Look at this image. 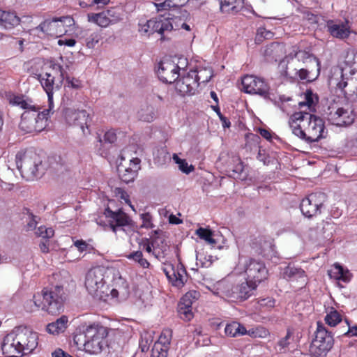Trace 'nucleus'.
I'll use <instances>...</instances> for the list:
<instances>
[{"instance_id": "obj_1", "label": "nucleus", "mask_w": 357, "mask_h": 357, "mask_svg": "<svg viewBox=\"0 0 357 357\" xmlns=\"http://www.w3.org/2000/svg\"><path fill=\"white\" fill-rule=\"evenodd\" d=\"M289 126L294 135L308 144L317 142L327 135L324 119L307 112H294Z\"/></svg>"}, {"instance_id": "obj_2", "label": "nucleus", "mask_w": 357, "mask_h": 357, "mask_svg": "<svg viewBox=\"0 0 357 357\" xmlns=\"http://www.w3.org/2000/svg\"><path fill=\"white\" fill-rule=\"evenodd\" d=\"M31 101L24 96H15L10 99V103L25 109L21 116L20 128L26 132H40L47 126L45 114H40Z\"/></svg>"}, {"instance_id": "obj_3", "label": "nucleus", "mask_w": 357, "mask_h": 357, "mask_svg": "<svg viewBox=\"0 0 357 357\" xmlns=\"http://www.w3.org/2000/svg\"><path fill=\"white\" fill-rule=\"evenodd\" d=\"M112 269L105 266H96L91 268L85 278V287L95 298L107 301L109 298V287L107 282L112 276Z\"/></svg>"}, {"instance_id": "obj_4", "label": "nucleus", "mask_w": 357, "mask_h": 357, "mask_svg": "<svg viewBox=\"0 0 357 357\" xmlns=\"http://www.w3.org/2000/svg\"><path fill=\"white\" fill-rule=\"evenodd\" d=\"M107 335V328L93 324L86 326L83 333L75 335L73 340L79 348L84 347L86 352L97 354L102 351Z\"/></svg>"}, {"instance_id": "obj_5", "label": "nucleus", "mask_w": 357, "mask_h": 357, "mask_svg": "<svg viewBox=\"0 0 357 357\" xmlns=\"http://www.w3.org/2000/svg\"><path fill=\"white\" fill-rule=\"evenodd\" d=\"M176 17H172L171 13H167L157 17L151 19L145 22H140L139 23V32L142 36H149L154 33L160 35V40L163 41L168 38L166 33L171 32L174 29V24L176 28L178 26L176 24Z\"/></svg>"}, {"instance_id": "obj_6", "label": "nucleus", "mask_w": 357, "mask_h": 357, "mask_svg": "<svg viewBox=\"0 0 357 357\" xmlns=\"http://www.w3.org/2000/svg\"><path fill=\"white\" fill-rule=\"evenodd\" d=\"M74 24V20L70 16L46 20L38 26L32 29L31 33L37 35L39 38H43L46 35L58 38L71 31V27Z\"/></svg>"}, {"instance_id": "obj_7", "label": "nucleus", "mask_w": 357, "mask_h": 357, "mask_svg": "<svg viewBox=\"0 0 357 357\" xmlns=\"http://www.w3.org/2000/svg\"><path fill=\"white\" fill-rule=\"evenodd\" d=\"M43 297L42 310L52 315L60 314L63 310L66 294L61 285H50L44 287L41 291Z\"/></svg>"}, {"instance_id": "obj_8", "label": "nucleus", "mask_w": 357, "mask_h": 357, "mask_svg": "<svg viewBox=\"0 0 357 357\" xmlns=\"http://www.w3.org/2000/svg\"><path fill=\"white\" fill-rule=\"evenodd\" d=\"M17 169L23 177L31 179L43 174L44 167L40 157L33 151L16 155Z\"/></svg>"}, {"instance_id": "obj_9", "label": "nucleus", "mask_w": 357, "mask_h": 357, "mask_svg": "<svg viewBox=\"0 0 357 357\" xmlns=\"http://www.w3.org/2000/svg\"><path fill=\"white\" fill-rule=\"evenodd\" d=\"M314 338L310 347L311 354L315 357H324L331 349L334 340L331 333L328 331L322 323L318 321Z\"/></svg>"}, {"instance_id": "obj_10", "label": "nucleus", "mask_w": 357, "mask_h": 357, "mask_svg": "<svg viewBox=\"0 0 357 357\" xmlns=\"http://www.w3.org/2000/svg\"><path fill=\"white\" fill-rule=\"evenodd\" d=\"M294 57H298V59L300 58L305 59V62L309 61L315 68V73H312V69H294L296 71L295 74H298L301 80L312 82L318 77L320 71V62L319 59L306 52L298 51V47H293L292 51L280 62V66H282V64L284 63L285 61L289 63V60H293Z\"/></svg>"}, {"instance_id": "obj_11", "label": "nucleus", "mask_w": 357, "mask_h": 357, "mask_svg": "<svg viewBox=\"0 0 357 357\" xmlns=\"http://www.w3.org/2000/svg\"><path fill=\"white\" fill-rule=\"evenodd\" d=\"M326 114L328 121L337 126L350 125L355 119V115L349 104L341 105L335 101L328 107Z\"/></svg>"}, {"instance_id": "obj_12", "label": "nucleus", "mask_w": 357, "mask_h": 357, "mask_svg": "<svg viewBox=\"0 0 357 357\" xmlns=\"http://www.w3.org/2000/svg\"><path fill=\"white\" fill-rule=\"evenodd\" d=\"M218 289L231 301H243L248 299L256 287L246 280L239 284H232L226 281L218 283Z\"/></svg>"}, {"instance_id": "obj_13", "label": "nucleus", "mask_w": 357, "mask_h": 357, "mask_svg": "<svg viewBox=\"0 0 357 357\" xmlns=\"http://www.w3.org/2000/svg\"><path fill=\"white\" fill-rule=\"evenodd\" d=\"M241 82L243 89L245 93L259 95L265 100L273 102L275 105L281 108L275 98H273V94L270 92L268 85L263 79L254 75H245L243 77Z\"/></svg>"}, {"instance_id": "obj_14", "label": "nucleus", "mask_w": 357, "mask_h": 357, "mask_svg": "<svg viewBox=\"0 0 357 357\" xmlns=\"http://www.w3.org/2000/svg\"><path fill=\"white\" fill-rule=\"evenodd\" d=\"M243 268L246 280L256 288L259 284L267 279L268 271L265 264L254 258L245 259Z\"/></svg>"}, {"instance_id": "obj_15", "label": "nucleus", "mask_w": 357, "mask_h": 357, "mask_svg": "<svg viewBox=\"0 0 357 357\" xmlns=\"http://www.w3.org/2000/svg\"><path fill=\"white\" fill-rule=\"evenodd\" d=\"M11 333L22 349V354H29L37 347L38 335L27 327L22 326L15 327Z\"/></svg>"}, {"instance_id": "obj_16", "label": "nucleus", "mask_w": 357, "mask_h": 357, "mask_svg": "<svg viewBox=\"0 0 357 357\" xmlns=\"http://www.w3.org/2000/svg\"><path fill=\"white\" fill-rule=\"evenodd\" d=\"M201 77L197 70H191L175 81V89L181 96L192 95L199 85Z\"/></svg>"}, {"instance_id": "obj_17", "label": "nucleus", "mask_w": 357, "mask_h": 357, "mask_svg": "<svg viewBox=\"0 0 357 357\" xmlns=\"http://www.w3.org/2000/svg\"><path fill=\"white\" fill-rule=\"evenodd\" d=\"M326 200V195L322 192L310 194L303 199L301 203L300 208L302 213L307 218H312L321 213L324 203Z\"/></svg>"}, {"instance_id": "obj_18", "label": "nucleus", "mask_w": 357, "mask_h": 357, "mask_svg": "<svg viewBox=\"0 0 357 357\" xmlns=\"http://www.w3.org/2000/svg\"><path fill=\"white\" fill-rule=\"evenodd\" d=\"M337 75L339 77L333 75L330 77L329 84L335 85L348 99L354 100L357 98V79L350 78L345 81L342 70H338Z\"/></svg>"}, {"instance_id": "obj_19", "label": "nucleus", "mask_w": 357, "mask_h": 357, "mask_svg": "<svg viewBox=\"0 0 357 357\" xmlns=\"http://www.w3.org/2000/svg\"><path fill=\"white\" fill-rule=\"evenodd\" d=\"M180 67L170 59H164L158 63V77L164 83L172 84L181 76Z\"/></svg>"}, {"instance_id": "obj_20", "label": "nucleus", "mask_w": 357, "mask_h": 357, "mask_svg": "<svg viewBox=\"0 0 357 357\" xmlns=\"http://www.w3.org/2000/svg\"><path fill=\"white\" fill-rule=\"evenodd\" d=\"M163 271L169 282L178 288L182 287L188 280V275L184 266L178 263L176 266L169 264L163 268Z\"/></svg>"}, {"instance_id": "obj_21", "label": "nucleus", "mask_w": 357, "mask_h": 357, "mask_svg": "<svg viewBox=\"0 0 357 357\" xmlns=\"http://www.w3.org/2000/svg\"><path fill=\"white\" fill-rule=\"evenodd\" d=\"M112 275L113 276L112 289H109V298H119L121 300L126 299L129 294V286L125 279H123L119 272L112 269Z\"/></svg>"}, {"instance_id": "obj_22", "label": "nucleus", "mask_w": 357, "mask_h": 357, "mask_svg": "<svg viewBox=\"0 0 357 357\" xmlns=\"http://www.w3.org/2000/svg\"><path fill=\"white\" fill-rule=\"evenodd\" d=\"M105 215L107 218H110V227L114 232L119 231L124 226L132 224L130 217L121 208L114 211L108 207L105 210Z\"/></svg>"}, {"instance_id": "obj_23", "label": "nucleus", "mask_w": 357, "mask_h": 357, "mask_svg": "<svg viewBox=\"0 0 357 357\" xmlns=\"http://www.w3.org/2000/svg\"><path fill=\"white\" fill-rule=\"evenodd\" d=\"M64 79L66 77L57 76L52 73L38 75V79L47 94H54L58 92L61 88Z\"/></svg>"}, {"instance_id": "obj_24", "label": "nucleus", "mask_w": 357, "mask_h": 357, "mask_svg": "<svg viewBox=\"0 0 357 357\" xmlns=\"http://www.w3.org/2000/svg\"><path fill=\"white\" fill-rule=\"evenodd\" d=\"M251 247L256 253L266 258L271 257L274 251L271 239L264 236L255 238L251 243Z\"/></svg>"}, {"instance_id": "obj_25", "label": "nucleus", "mask_w": 357, "mask_h": 357, "mask_svg": "<svg viewBox=\"0 0 357 357\" xmlns=\"http://www.w3.org/2000/svg\"><path fill=\"white\" fill-rule=\"evenodd\" d=\"M326 27L333 37L338 39L347 38L351 33L347 22L328 20L326 22Z\"/></svg>"}, {"instance_id": "obj_26", "label": "nucleus", "mask_w": 357, "mask_h": 357, "mask_svg": "<svg viewBox=\"0 0 357 357\" xmlns=\"http://www.w3.org/2000/svg\"><path fill=\"white\" fill-rule=\"evenodd\" d=\"M139 163L140 160L135 158L130 160V166L128 167L121 164L118 167V172L121 181L126 183L133 181L139 169Z\"/></svg>"}, {"instance_id": "obj_27", "label": "nucleus", "mask_w": 357, "mask_h": 357, "mask_svg": "<svg viewBox=\"0 0 357 357\" xmlns=\"http://www.w3.org/2000/svg\"><path fill=\"white\" fill-rule=\"evenodd\" d=\"M1 349L3 354L9 357L24 356L22 354V349L11 332L4 337Z\"/></svg>"}, {"instance_id": "obj_28", "label": "nucleus", "mask_w": 357, "mask_h": 357, "mask_svg": "<svg viewBox=\"0 0 357 357\" xmlns=\"http://www.w3.org/2000/svg\"><path fill=\"white\" fill-rule=\"evenodd\" d=\"M20 22V17L13 11L0 10V26L6 29H11Z\"/></svg>"}, {"instance_id": "obj_29", "label": "nucleus", "mask_w": 357, "mask_h": 357, "mask_svg": "<svg viewBox=\"0 0 357 357\" xmlns=\"http://www.w3.org/2000/svg\"><path fill=\"white\" fill-rule=\"evenodd\" d=\"M283 277L291 280H298L301 284H305L307 280L305 271L301 268L291 265H289L284 268Z\"/></svg>"}, {"instance_id": "obj_30", "label": "nucleus", "mask_w": 357, "mask_h": 357, "mask_svg": "<svg viewBox=\"0 0 357 357\" xmlns=\"http://www.w3.org/2000/svg\"><path fill=\"white\" fill-rule=\"evenodd\" d=\"M220 10L225 13H236L243 6V0H219Z\"/></svg>"}, {"instance_id": "obj_31", "label": "nucleus", "mask_w": 357, "mask_h": 357, "mask_svg": "<svg viewBox=\"0 0 357 357\" xmlns=\"http://www.w3.org/2000/svg\"><path fill=\"white\" fill-rule=\"evenodd\" d=\"M68 321V317L63 315L55 321L48 324L46 327L47 331L52 335H58L63 333L67 328Z\"/></svg>"}, {"instance_id": "obj_32", "label": "nucleus", "mask_w": 357, "mask_h": 357, "mask_svg": "<svg viewBox=\"0 0 357 357\" xmlns=\"http://www.w3.org/2000/svg\"><path fill=\"white\" fill-rule=\"evenodd\" d=\"M331 278L336 280H341L344 282H349L351 280V274L348 270H344L343 267L339 264H335L332 270L328 271Z\"/></svg>"}, {"instance_id": "obj_33", "label": "nucleus", "mask_w": 357, "mask_h": 357, "mask_svg": "<svg viewBox=\"0 0 357 357\" xmlns=\"http://www.w3.org/2000/svg\"><path fill=\"white\" fill-rule=\"evenodd\" d=\"M151 241L153 249V255L158 259L164 257L167 250V245H163L164 236H152Z\"/></svg>"}, {"instance_id": "obj_34", "label": "nucleus", "mask_w": 357, "mask_h": 357, "mask_svg": "<svg viewBox=\"0 0 357 357\" xmlns=\"http://www.w3.org/2000/svg\"><path fill=\"white\" fill-rule=\"evenodd\" d=\"M83 34L86 45L89 48H93L102 39L101 30L93 31L91 29H87L83 32Z\"/></svg>"}, {"instance_id": "obj_35", "label": "nucleus", "mask_w": 357, "mask_h": 357, "mask_svg": "<svg viewBox=\"0 0 357 357\" xmlns=\"http://www.w3.org/2000/svg\"><path fill=\"white\" fill-rule=\"evenodd\" d=\"M225 333L229 337H238L244 335L247 333L245 326L238 322L233 321L226 325Z\"/></svg>"}, {"instance_id": "obj_36", "label": "nucleus", "mask_w": 357, "mask_h": 357, "mask_svg": "<svg viewBox=\"0 0 357 357\" xmlns=\"http://www.w3.org/2000/svg\"><path fill=\"white\" fill-rule=\"evenodd\" d=\"M73 123L75 126H79L85 134V128H89V114L85 110H80L75 112L73 114Z\"/></svg>"}, {"instance_id": "obj_37", "label": "nucleus", "mask_w": 357, "mask_h": 357, "mask_svg": "<svg viewBox=\"0 0 357 357\" xmlns=\"http://www.w3.org/2000/svg\"><path fill=\"white\" fill-rule=\"evenodd\" d=\"M23 219L25 220V229L26 231H33L36 229V226L40 218L33 214L29 208H24L23 210Z\"/></svg>"}, {"instance_id": "obj_38", "label": "nucleus", "mask_w": 357, "mask_h": 357, "mask_svg": "<svg viewBox=\"0 0 357 357\" xmlns=\"http://www.w3.org/2000/svg\"><path fill=\"white\" fill-rule=\"evenodd\" d=\"M305 100L298 103L301 107L303 106H307L310 112L315 111L314 107L319 102V97L316 93H314L311 89H307L304 93Z\"/></svg>"}, {"instance_id": "obj_39", "label": "nucleus", "mask_w": 357, "mask_h": 357, "mask_svg": "<svg viewBox=\"0 0 357 357\" xmlns=\"http://www.w3.org/2000/svg\"><path fill=\"white\" fill-rule=\"evenodd\" d=\"M88 20L90 22L95 23L99 26L104 28L111 24V20L107 17L104 10L98 13L88 14Z\"/></svg>"}, {"instance_id": "obj_40", "label": "nucleus", "mask_w": 357, "mask_h": 357, "mask_svg": "<svg viewBox=\"0 0 357 357\" xmlns=\"http://www.w3.org/2000/svg\"><path fill=\"white\" fill-rule=\"evenodd\" d=\"M188 0H164L155 3L158 11L169 10L171 8H180L185 5Z\"/></svg>"}, {"instance_id": "obj_41", "label": "nucleus", "mask_w": 357, "mask_h": 357, "mask_svg": "<svg viewBox=\"0 0 357 357\" xmlns=\"http://www.w3.org/2000/svg\"><path fill=\"white\" fill-rule=\"evenodd\" d=\"M49 67L50 69L49 73H52L57 76L66 77L68 84H70L73 87L76 86L73 81L70 79V77L66 74V71L59 63H57L54 61H50Z\"/></svg>"}, {"instance_id": "obj_42", "label": "nucleus", "mask_w": 357, "mask_h": 357, "mask_svg": "<svg viewBox=\"0 0 357 357\" xmlns=\"http://www.w3.org/2000/svg\"><path fill=\"white\" fill-rule=\"evenodd\" d=\"M138 117L143 121H153L155 119L154 108L151 105L142 106L138 112Z\"/></svg>"}, {"instance_id": "obj_43", "label": "nucleus", "mask_w": 357, "mask_h": 357, "mask_svg": "<svg viewBox=\"0 0 357 357\" xmlns=\"http://www.w3.org/2000/svg\"><path fill=\"white\" fill-rule=\"evenodd\" d=\"M195 234L212 246L216 244L215 239L213 238V232L209 229L199 227L195 231Z\"/></svg>"}, {"instance_id": "obj_44", "label": "nucleus", "mask_w": 357, "mask_h": 357, "mask_svg": "<svg viewBox=\"0 0 357 357\" xmlns=\"http://www.w3.org/2000/svg\"><path fill=\"white\" fill-rule=\"evenodd\" d=\"M42 308V302L40 301V295L35 294L33 299L27 301L24 304V309L27 312H33L38 309Z\"/></svg>"}, {"instance_id": "obj_45", "label": "nucleus", "mask_w": 357, "mask_h": 357, "mask_svg": "<svg viewBox=\"0 0 357 357\" xmlns=\"http://www.w3.org/2000/svg\"><path fill=\"white\" fill-rule=\"evenodd\" d=\"M324 320L328 326L333 327L342 321V316L336 310L331 307Z\"/></svg>"}, {"instance_id": "obj_46", "label": "nucleus", "mask_w": 357, "mask_h": 357, "mask_svg": "<svg viewBox=\"0 0 357 357\" xmlns=\"http://www.w3.org/2000/svg\"><path fill=\"white\" fill-rule=\"evenodd\" d=\"M282 50L283 46L282 45L279 43H271L266 48L264 55L266 56L271 57L272 59H274L276 61L279 57L278 53L279 52H282Z\"/></svg>"}, {"instance_id": "obj_47", "label": "nucleus", "mask_w": 357, "mask_h": 357, "mask_svg": "<svg viewBox=\"0 0 357 357\" xmlns=\"http://www.w3.org/2000/svg\"><path fill=\"white\" fill-rule=\"evenodd\" d=\"M104 11L109 20H111V24H116L123 19V15L120 8H112Z\"/></svg>"}, {"instance_id": "obj_48", "label": "nucleus", "mask_w": 357, "mask_h": 357, "mask_svg": "<svg viewBox=\"0 0 357 357\" xmlns=\"http://www.w3.org/2000/svg\"><path fill=\"white\" fill-rule=\"evenodd\" d=\"M173 160L178 165V169L186 174H190L195 169L192 165H189L185 160L181 159L176 154L173 155Z\"/></svg>"}, {"instance_id": "obj_49", "label": "nucleus", "mask_w": 357, "mask_h": 357, "mask_svg": "<svg viewBox=\"0 0 357 357\" xmlns=\"http://www.w3.org/2000/svg\"><path fill=\"white\" fill-rule=\"evenodd\" d=\"M172 331L167 328L162 331L158 340L154 344H160L161 346H165L166 348L169 349L170 341L172 339Z\"/></svg>"}, {"instance_id": "obj_50", "label": "nucleus", "mask_w": 357, "mask_h": 357, "mask_svg": "<svg viewBox=\"0 0 357 357\" xmlns=\"http://www.w3.org/2000/svg\"><path fill=\"white\" fill-rule=\"evenodd\" d=\"M128 258L137 262L142 268H148L150 265L149 261L143 257V254L139 250L130 253Z\"/></svg>"}, {"instance_id": "obj_51", "label": "nucleus", "mask_w": 357, "mask_h": 357, "mask_svg": "<svg viewBox=\"0 0 357 357\" xmlns=\"http://www.w3.org/2000/svg\"><path fill=\"white\" fill-rule=\"evenodd\" d=\"M36 229V236L45 238V240L52 238L54 234V231L51 227L47 228L45 227L40 226Z\"/></svg>"}, {"instance_id": "obj_52", "label": "nucleus", "mask_w": 357, "mask_h": 357, "mask_svg": "<svg viewBox=\"0 0 357 357\" xmlns=\"http://www.w3.org/2000/svg\"><path fill=\"white\" fill-rule=\"evenodd\" d=\"M235 165L232 169V176L235 178L243 179L245 176L241 177L243 174L244 166L243 162L239 159L236 158L235 160Z\"/></svg>"}, {"instance_id": "obj_53", "label": "nucleus", "mask_w": 357, "mask_h": 357, "mask_svg": "<svg viewBox=\"0 0 357 357\" xmlns=\"http://www.w3.org/2000/svg\"><path fill=\"white\" fill-rule=\"evenodd\" d=\"M167 348L160 344H154L151 350V357H167Z\"/></svg>"}, {"instance_id": "obj_54", "label": "nucleus", "mask_w": 357, "mask_h": 357, "mask_svg": "<svg viewBox=\"0 0 357 357\" xmlns=\"http://www.w3.org/2000/svg\"><path fill=\"white\" fill-rule=\"evenodd\" d=\"M116 140V132L114 130H108L107 131L103 137V140L101 138H99L98 143L96 144V147L98 146V145L102 146V142L104 141V143H108V144H112Z\"/></svg>"}, {"instance_id": "obj_55", "label": "nucleus", "mask_w": 357, "mask_h": 357, "mask_svg": "<svg viewBox=\"0 0 357 357\" xmlns=\"http://www.w3.org/2000/svg\"><path fill=\"white\" fill-rule=\"evenodd\" d=\"M293 335V331L290 329L287 330L285 337L282 338L278 342V346L280 347V353L284 352V349H286L290 344L289 339Z\"/></svg>"}, {"instance_id": "obj_56", "label": "nucleus", "mask_w": 357, "mask_h": 357, "mask_svg": "<svg viewBox=\"0 0 357 357\" xmlns=\"http://www.w3.org/2000/svg\"><path fill=\"white\" fill-rule=\"evenodd\" d=\"M140 217L142 220L141 228L151 229L154 227V225L152 223V216L149 213H142Z\"/></svg>"}, {"instance_id": "obj_57", "label": "nucleus", "mask_w": 357, "mask_h": 357, "mask_svg": "<svg viewBox=\"0 0 357 357\" xmlns=\"http://www.w3.org/2000/svg\"><path fill=\"white\" fill-rule=\"evenodd\" d=\"M48 98V108L44 109L40 112L42 114H45V119L47 121L48 116L50 114L54 113V102H53V96L54 94H47Z\"/></svg>"}, {"instance_id": "obj_58", "label": "nucleus", "mask_w": 357, "mask_h": 357, "mask_svg": "<svg viewBox=\"0 0 357 357\" xmlns=\"http://www.w3.org/2000/svg\"><path fill=\"white\" fill-rule=\"evenodd\" d=\"M178 313L181 318L185 321H190L193 317L191 308L178 307Z\"/></svg>"}, {"instance_id": "obj_59", "label": "nucleus", "mask_w": 357, "mask_h": 357, "mask_svg": "<svg viewBox=\"0 0 357 357\" xmlns=\"http://www.w3.org/2000/svg\"><path fill=\"white\" fill-rule=\"evenodd\" d=\"M74 245L78 249L80 252L84 251H90L92 249V247L86 243V241L83 240H77L74 242Z\"/></svg>"}, {"instance_id": "obj_60", "label": "nucleus", "mask_w": 357, "mask_h": 357, "mask_svg": "<svg viewBox=\"0 0 357 357\" xmlns=\"http://www.w3.org/2000/svg\"><path fill=\"white\" fill-rule=\"evenodd\" d=\"M246 334H248V335H250L251 337H257V336L265 337L267 335L268 331L265 328H257L255 331H254V330L247 331Z\"/></svg>"}, {"instance_id": "obj_61", "label": "nucleus", "mask_w": 357, "mask_h": 357, "mask_svg": "<svg viewBox=\"0 0 357 357\" xmlns=\"http://www.w3.org/2000/svg\"><path fill=\"white\" fill-rule=\"evenodd\" d=\"M191 294H185L178 305V307H188L191 308V305L193 303L190 298Z\"/></svg>"}, {"instance_id": "obj_62", "label": "nucleus", "mask_w": 357, "mask_h": 357, "mask_svg": "<svg viewBox=\"0 0 357 357\" xmlns=\"http://www.w3.org/2000/svg\"><path fill=\"white\" fill-rule=\"evenodd\" d=\"M271 33L266 31L264 27H259L257 29L256 40L260 41L262 38H269L271 36Z\"/></svg>"}, {"instance_id": "obj_63", "label": "nucleus", "mask_w": 357, "mask_h": 357, "mask_svg": "<svg viewBox=\"0 0 357 357\" xmlns=\"http://www.w3.org/2000/svg\"><path fill=\"white\" fill-rule=\"evenodd\" d=\"M114 192L116 197H119L120 199L124 200L126 203H130L129 196L123 188H116L114 190Z\"/></svg>"}, {"instance_id": "obj_64", "label": "nucleus", "mask_w": 357, "mask_h": 357, "mask_svg": "<svg viewBox=\"0 0 357 357\" xmlns=\"http://www.w3.org/2000/svg\"><path fill=\"white\" fill-rule=\"evenodd\" d=\"M139 247H142L145 250L149 253H152L153 252V246L151 245V239L145 238L142 240V241L139 243Z\"/></svg>"}]
</instances>
